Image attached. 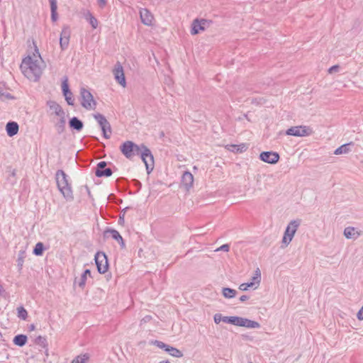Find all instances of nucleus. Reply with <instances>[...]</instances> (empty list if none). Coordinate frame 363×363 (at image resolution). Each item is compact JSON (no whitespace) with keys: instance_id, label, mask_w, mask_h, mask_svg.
I'll use <instances>...</instances> for the list:
<instances>
[{"instance_id":"obj_13","label":"nucleus","mask_w":363,"mask_h":363,"mask_svg":"<svg viewBox=\"0 0 363 363\" xmlns=\"http://www.w3.org/2000/svg\"><path fill=\"white\" fill-rule=\"evenodd\" d=\"M62 91L68 105H74V99L68 84V77H64L62 82Z\"/></svg>"},{"instance_id":"obj_31","label":"nucleus","mask_w":363,"mask_h":363,"mask_svg":"<svg viewBox=\"0 0 363 363\" xmlns=\"http://www.w3.org/2000/svg\"><path fill=\"white\" fill-rule=\"evenodd\" d=\"M35 343L42 348L45 350L46 354L48 355V345L45 337L39 335L35 339Z\"/></svg>"},{"instance_id":"obj_6","label":"nucleus","mask_w":363,"mask_h":363,"mask_svg":"<svg viewBox=\"0 0 363 363\" xmlns=\"http://www.w3.org/2000/svg\"><path fill=\"white\" fill-rule=\"evenodd\" d=\"M312 129L307 125H296L288 128L285 134L286 135L295 137H307L312 135Z\"/></svg>"},{"instance_id":"obj_35","label":"nucleus","mask_w":363,"mask_h":363,"mask_svg":"<svg viewBox=\"0 0 363 363\" xmlns=\"http://www.w3.org/2000/svg\"><path fill=\"white\" fill-rule=\"evenodd\" d=\"M86 19L89 22L91 27L94 29H96L98 26V21L97 19L91 14V12L87 11V13L86 14Z\"/></svg>"},{"instance_id":"obj_40","label":"nucleus","mask_w":363,"mask_h":363,"mask_svg":"<svg viewBox=\"0 0 363 363\" xmlns=\"http://www.w3.org/2000/svg\"><path fill=\"white\" fill-rule=\"evenodd\" d=\"M336 48L339 49H335L333 50V52L335 57H340L342 55H345L346 57H348L350 55L346 53L345 51V49L342 47H336Z\"/></svg>"},{"instance_id":"obj_53","label":"nucleus","mask_w":363,"mask_h":363,"mask_svg":"<svg viewBox=\"0 0 363 363\" xmlns=\"http://www.w3.org/2000/svg\"><path fill=\"white\" fill-rule=\"evenodd\" d=\"M249 363H252V362H250Z\"/></svg>"},{"instance_id":"obj_22","label":"nucleus","mask_w":363,"mask_h":363,"mask_svg":"<svg viewBox=\"0 0 363 363\" xmlns=\"http://www.w3.org/2000/svg\"><path fill=\"white\" fill-rule=\"evenodd\" d=\"M141 159L145 164L147 174H150L154 168V157L151 151L149 150V155Z\"/></svg>"},{"instance_id":"obj_41","label":"nucleus","mask_w":363,"mask_h":363,"mask_svg":"<svg viewBox=\"0 0 363 363\" xmlns=\"http://www.w3.org/2000/svg\"><path fill=\"white\" fill-rule=\"evenodd\" d=\"M152 317L150 315H145L143 317L140 321V325L142 326L143 325L149 323L150 320H152Z\"/></svg>"},{"instance_id":"obj_2","label":"nucleus","mask_w":363,"mask_h":363,"mask_svg":"<svg viewBox=\"0 0 363 363\" xmlns=\"http://www.w3.org/2000/svg\"><path fill=\"white\" fill-rule=\"evenodd\" d=\"M120 150L128 160H131L135 155H140V157L149 155V148L146 145L144 144L138 145L130 140L122 143Z\"/></svg>"},{"instance_id":"obj_44","label":"nucleus","mask_w":363,"mask_h":363,"mask_svg":"<svg viewBox=\"0 0 363 363\" xmlns=\"http://www.w3.org/2000/svg\"><path fill=\"white\" fill-rule=\"evenodd\" d=\"M229 250H230V246L228 244H224L216 250V251H224V252H228Z\"/></svg>"},{"instance_id":"obj_10","label":"nucleus","mask_w":363,"mask_h":363,"mask_svg":"<svg viewBox=\"0 0 363 363\" xmlns=\"http://www.w3.org/2000/svg\"><path fill=\"white\" fill-rule=\"evenodd\" d=\"M95 262L97 270L100 274H104L108 271V263L106 254L103 252H98L95 255Z\"/></svg>"},{"instance_id":"obj_8","label":"nucleus","mask_w":363,"mask_h":363,"mask_svg":"<svg viewBox=\"0 0 363 363\" xmlns=\"http://www.w3.org/2000/svg\"><path fill=\"white\" fill-rule=\"evenodd\" d=\"M94 118L98 122L103 132V135L106 139H108L111 137V128L109 122L106 120L104 116L101 113H96L94 115Z\"/></svg>"},{"instance_id":"obj_26","label":"nucleus","mask_w":363,"mask_h":363,"mask_svg":"<svg viewBox=\"0 0 363 363\" xmlns=\"http://www.w3.org/2000/svg\"><path fill=\"white\" fill-rule=\"evenodd\" d=\"M69 125L70 128L77 131L82 130L84 126L82 121L75 116L72 117L69 120Z\"/></svg>"},{"instance_id":"obj_12","label":"nucleus","mask_w":363,"mask_h":363,"mask_svg":"<svg viewBox=\"0 0 363 363\" xmlns=\"http://www.w3.org/2000/svg\"><path fill=\"white\" fill-rule=\"evenodd\" d=\"M113 74L116 81L123 88L126 86V81L124 70L121 62H118L113 69Z\"/></svg>"},{"instance_id":"obj_50","label":"nucleus","mask_w":363,"mask_h":363,"mask_svg":"<svg viewBox=\"0 0 363 363\" xmlns=\"http://www.w3.org/2000/svg\"><path fill=\"white\" fill-rule=\"evenodd\" d=\"M159 363H170L168 360L166 361H161Z\"/></svg>"},{"instance_id":"obj_3","label":"nucleus","mask_w":363,"mask_h":363,"mask_svg":"<svg viewBox=\"0 0 363 363\" xmlns=\"http://www.w3.org/2000/svg\"><path fill=\"white\" fill-rule=\"evenodd\" d=\"M55 179L57 188L64 198L67 201H72L74 197L67 175L63 170L59 169L56 172Z\"/></svg>"},{"instance_id":"obj_17","label":"nucleus","mask_w":363,"mask_h":363,"mask_svg":"<svg viewBox=\"0 0 363 363\" xmlns=\"http://www.w3.org/2000/svg\"><path fill=\"white\" fill-rule=\"evenodd\" d=\"M181 184L186 191H189L193 186V174L189 171L184 172L182 177Z\"/></svg>"},{"instance_id":"obj_37","label":"nucleus","mask_w":363,"mask_h":363,"mask_svg":"<svg viewBox=\"0 0 363 363\" xmlns=\"http://www.w3.org/2000/svg\"><path fill=\"white\" fill-rule=\"evenodd\" d=\"M18 317L22 320H26L28 318V312L23 306L17 308Z\"/></svg>"},{"instance_id":"obj_39","label":"nucleus","mask_w":363,"mask_h":363,"mask_svg":"<svg viewBox=\"0 0 363 363\" xmlns=\"http://www.w3.org/2000/svg\"><path fill=\"white\" fill-rule=\"evenodd\" d=\"M89 359V356L86 354H81L75 357L71 363H85Z\"/></svg>"},{"instance_id":"obj_27","label":"nucleus","mask_w":363,"mask_h":363,"mask_svg":"<svg viewBox=\"0 0 363 363\" xmlns=\"http://www.w3.org/2000/svg\"><path fill=\"white\" fill-rule=\"evenodd\" d=\"M106 233H109L113 239L118 242L119 245L122 248L125 247V242L119 232L114 229H110L106 231Z\"/></svg>"},{"instance_id":"obj_42","label":"nucleus","mask_w":363,"mask_h":363,"mask_svg":"<svg viewBox=\"0 0 363 363\" xmlns=\"http://www.w3.org/2000/svg\"><path fill=\"white\" fill-rule=\"evenodd\" d=\"M251 284L249 282L247 283H242L239 286V289L241 291H247L248 288H252Z\"/></svg>"},{"instance_id":"obj_46","label":"nucleus","mask_w":363,"mask_h":363,"mask_svg":"<svg viewBox=\"0 0 363 363\" xmlns=\"http://www.w3.org/2000/svg\"><path fill=\"white\" fill-rule=\"evenodd\" d=\"M248 299H249V296H247V295H242V296H241L240 297V301L241 302H244V301H247V300H248Z\"/></svg>"},{"instance_id":"obj_43","label":"nucleus","mask_w":363,"mask_h":363,"mask_svg":"<svg viewBox=\"0 0 363 363\" xmlns=\"http://www.w3.org/2000/svg\"><path fill=\"white\" fill-rule=\"evenodd\" d=\"M339 69H340L339 65H333V66L330 67L328 69V72L329 74H333V72H338Z\"/></svg>"},{"instance_id":"obj_47","label":"nucleus","mask_w":363,"mask_h":363,"mask_svg":"<svg viewBox=\"0 0 363 363\" xmlns=\"http://www.w3.org/2000/svg\"><path fill=\"white\" fill-rule=\"evenodd\" d=\"M23 257H18V265L21 268V267L23 266Z\"/></svg>"},{"instance_id":"obj_29","label":"nucleus","mask_w":363,"mask_h":363,"mask_svg":"<svg viewBox=\"0 0 363 363\" xmlns=\"http://www.w3.org/2000/svg\"><path fill=\"white\" fill-rule=\"evenodd\" d=\"M233 316H223L221 313H216L213 316L214 322L216 324L220 323L221 321L226 323L233 324V321H230V320H233Z\"/></svg>"},{"instance_id":"obj_16","label":"nucleus","mask_w":363,"mask_h":363,"mask_svg":"<svg viewBox=\"0 0 363 363\" xmlns=\"http://www.w3.org/2000/svg\"><path fill=\"white\" fill-rule=\"evenodd\" d=\"M106 162L104 161H101L98 163L95 172V174L98 177H108L111 176L113 172L110 168H106Z\"/></svg>"},{"instance_id":"obj_20","label":"nucleus","mask_w":363,"mask_h":363,"mask_svg":"<svg viewBox=\"0 0 363 363\" xmlns=\"http://www.w3.org/2000/svg\"><path fill=\"white\" fill-rule=\"evenodd\" d=\"M225 149L228 150L236 152V153H242L245 152L248 148V145L247 143H240L239 145L229 144L225 146Z\"/></svg>"},{"instance_id":"obj_9","label":"nucleus","mask_w":363,"mask_h":363,"mask_svg":"<svg viewBox=\"0 0 363 363\" xmlns=\"http://www.w3.org/2000/svg\"><path fill=\"white\" fill-rule=\"evenodd\" d=\"M233 325L236 326L245 327L247 328H259L260 324L255 320H250L246 318L239 317V316H233Z\"/></svg>"},{"instance_id":"obj_7","label":"nucleus","mask_w":363,"mask_h":363,"mask_svg":"<svg viewBox=\"0 0 363 363\" xmlns=\"http://www.w3.org/2000/svg\"><path fill=\"white\" fill-rule=\"evenodd\" d=\"M211 23V21H208L203 18H196L191 23L190 33L193 35H196L202 31H204L207 28L210 26Z\"/></svg>"},{"instance_id":"obj_52","label":"nucleus","mask_w":363,"mask_h":363,"mask_svg":"<svg viewBox=\"0 0 363 363\" xmlns=\"http://www.w3.org/2000/svg\"><path fill=\"white\" fill-rule=\"evenodd\" d=\"M0 337H1V333H0Z\"/></svg>"},{"instance_id":"obj_38","label":"nucleus","mask_w":363,"mask_h":363,"mask_svg":"<svg viewBox=\"0 0 363 363\" xmlns=\"http://www.w3.org/2000/svg\"><path fill=\"white\" fill-rule=\"evenodd\" d=\"M44 250V245L42 242H38L34 249H33V254L36 256L42 255L43 252Z\"/></svg>"},{"instance_id":"obj_34","label":"nucleus","mask_w":363,"mask_h":363,"mask_svg":"<svg viewBox=\"0 0 363 363\" xmlns=\"http://www.w3.org/2000/svg\"><path fill=\"white\" fill-rule=\"evenodd\" d=\"M91 272L89 269H86L84 273L81 275L79 281H78V285L80 288L84 289L86 281L87 275L90 276Z\"/></svg>"},{"instance_id":"obj_15","label":"nucleus","mask_w":363,"mask_h":363,"mask_svg":"<svg viewBox=\"0 0 363 363\" xmlns=\"http://www.w3.org/2000/svg\"><path fill=\"white\" fill-rule=\"evenodd\" d=\"M140 18L141 22L147 26H152L155 23L153 14L147 9H141L140 10Z\"/></svg>"},{"instance_id":"obj_33","label":"nucleus","mask_w":363,"mask_h":363,"mask_svg":"<svg viewBox=\"0 0 363 363\" xmlns=\"http://www.w3.org/2000/svg\"><path fill=\"white\" fill-rule=\"evenodd\" d=\"M352 144V143H350L344 144V145L340 146L335 150L334 154L335 155H342V154L348 153L350 151V150L348 147H349V145H350Z\"/></svg>"},{"instance_id":"obj_14","label":"nucleus","mask_w":363,"mask_h":363,"mask_svg":"<svg viewBox=\"0 0 363 363\" xmlns=\"http://www.w3.org/2000/svg\"><path fill=\"white\" fill-rule=\"evenodd\" d=\"M259 159L269 164H276L279 160V155L276 152L266 151L259 155Z\"/></svg>"},{"instance_id":"obj_18","label":"nucleus","mask_w":363,"mask_h":363,"mask_svg":"<svg viewBox=\"0 0 363 363\" xmlns=\"http://www.w3.org/2000/svg\"><path fill=\"white\" fill-rule=\"evenodd\" d=\"M47 106L49 107L50 110L52 111V113L59 117L65 115V112L64 111L62 106L55 101H48Z\"/></svg>"},{"instance_id":"obj_1","label":"nucleus","mask_w":363,"mask_h":363,"mask_svg":"<svg viewBox=\"0 0 363 363\" xmlns=\"http://www.w3.org/2000/svg\"><path fill=\"white\" fill-rule=\"evenodd\" d=\"M32 55H28L22 60L20 68L23 74L32 82H38L43 74V61L38 52V47Z\"/></svg>"},{"instance_id":"obj_19","label":"nucleus","mask_w":363,"mask_h":363,"mask_svg":"<svg viewBox=\"0 0 363 363\" xmlns=\"http://www.w3.org/2000/svg\"><path fill=\"white\" fill-rule=\"evenodd\" d=\"M343 235L347 239L356 240L362 235V233L354 227L348 226L344 229Z\"/></svg>"},{"instance_id":"obj_32","label":"nucleus","mask_w":363,"mask_h":363,"mask_svg":"<svg viewBox=\"0 0 363 363\" xmlns=\"http://www.w3.org/2000/svg\"><path fill=\"white\" fill-rule=\"evenodd\" d=\"M27 341V336L25 335H16L13 340L14 345L23 347L26 345Z\"/></svg>"},{"instance_id":"obj_36","label":"nucleus","mask_w":363,"mask_h":363,"mask_svg":"<svg viewBox=\"0 0 363 363\" xmlns=\"http://www.w3.org/2000/svg\"><path fill=\"white\" fill-rule=\"evenodd\" d=\"M237 291L230 288H223V295L226 298H232L236 296Z\"/></svg>"},{"instance_id":"obj_11","label":"nucleus","mask_w":363,"mask_h":363,"mask_svg":"<svg viewBox=\"0 0 363 363\" xmlns=\"http://www.w3.org/2000/svg\"><path fill=\"white\" fill-rule=\"evenodd\" d=\"M152 344L157 347L164 350L165 352L169 353L171 356L177 358H181L183 357V353L179 349L165 344L164 342L160 340H155Z\"/></svg>"},{"instance_id":"obj_48","label":"nucleus","mask_w":363,"mask_h":363,"mask_svg":"<svg viewBox=\"0 0 363 363\" xmlns=\"http://www.w3.org/2000/svg\"><path fill=\"white\" fill-rule=\"evenodd\" d=\"M28 329L30 331L34 330L35 329V326L34 324H31L29 325Z\"/></svg>"},{"instance_id":"obj_30","label":"nucleus","mask_w":363,"mask_h":363,"mask_svg":"<svg viewBox=\"0 0 363 363\" xmlns=\"http://www.w3.org/2000/svg\"><path fill=\"white\" fill-rule=\"evenodd\" d=\"M50 4V10H51V19L53 22L56 21L58 18L57 9V0H49Z\"/></svg>"},{"instance_id":"obj_23","label":"nucleus","mask_w":363,"mask_h":363,"mask_svg":"<svg viewBox=\"0 0 363 363\" xmlns=\"http://www.w3.org/2000/svg\"><path fill=\"white\" fill-rule=\"evenodd\" d=\"M59 119L55 123L54 126L58 134H62L65 130L66 127V116H59Z\"/></svg>"},{"instance_id":"obj_5","label":"nucleus","mask_w":363,"mask_h":363,"mask_svg":"<svg viewBox=\"0 0 363 363\" xmlns=\"http://www.w3.org/2000/svg\"><path fill=\"white\" fill-rule=\"evenodd\" d=\"M80 104L86 110H94L96 107L92 94L84 87L80 88Z\"/></svg>"},{"instance_id":"obj_25","label":"nucleus","mask_w":363,"mask_h":363,"mask_svg":"<svg viewBox=\"0 0 363 363\" xmlns=\"http://www.w3.org/2000/svg\"><path fill=\"white\" fill-rule=\"evenodd\" d=\"M261 282V271L259 268H257L254 274L251 278V281L249 282L251 284L252 288H254L256 289L260 284Z\"/></svg>"},{"instance_id":"obj_4","label":"nucleus","mask_w":363,"mask_h":363,"mask_svg":"<svg viewBox=\"0 0 363 363\" xmlns=\"http://www.w3.org/2000/svg\"><path fill=\"white\" fill-rule=\"evenodd\" d=\"M301 223V219H294L291 220L287 225L286 230L284 233V236L282 238V244L284 247L288 246L290 242L292 241L296 232L299 228Z\"/></svg>"},{"instance_id":"obj_45","label":"nucleus","mask_w":363,"mask_h":363,"mask_svg":"<svg viewBox=\"0 0 363 363\" xmlns=\"http://www.w3.org/2000/svg\"><path fill=\"white\" fill-rule=\"evenodd\" d=\"M98 4L101 8H104L106 5V0H97Z\"/></svg>"},{"instance_id":"obj_28","label":"nucleus","mask_w":363,"mask_h":363,"mask_svg":"<svg viewBox=\"0 0 363 363\" xmlns=\"http://www.w3.org/2000/svg\"><path fill=\"white\" fill-rule=\"evenodd\" d=\"M13 99V97L7 91L6 84L0 82V100L5 101Z\"/></svg>"},{"instance_id":"obj_21","label":"nucleus","mask_w":363,"mask_h":363,"mask_svg":"<svg viewBox=\"0 0 363 363\" xmlns=\"http://www.w3.org/2000/svg\"><path fill=\"white\" fill-rule=\"evenodd\" d=\"M71 30L69 26L63 27L60 38V45H67L69 43Z\"/></svg>"},{"instance_id":"obj_51","label":"nucleus","mask_w":363,"mask_h":363,"mask_svg":"<svg viewBox=\"0 0 363 363\" xmlns=\"http://www.w3.org/2000/svg\"><path fill=\"white\" fill-rule=\"evenodd\" d=\"M123 217H124V214H123V216H120V218H119V220H123Z\"/></svg>"},{"instance_id":"obj_24","label":"nucleus","mask_w":363,"mask_h":363,"mask_svg":"<svg viewBox=\"0 0 363 363\" xmlns=\"http://www.w3.org/2000/svg\"><path fill=\"white\" fill-rule=\"evenodd\" d=\"M19 130L18 124L16 122L11 121L6 125V133L9 137L16 135Z\"/></svg>"},{"instance_id":"obj_49","label":"nucleus","mask_w":363,"mask_h":363,"mask_svg":"<svg viewBox=\"0 0 363 363\" xmlns=\"http://www.w3.org/2000/svg\"><path fill=\"white\" fill-rule=\"evenodd\" d=\"M4 292V289L3 286L0 284V295H2Z\"/></svg>"}]
</instances>
